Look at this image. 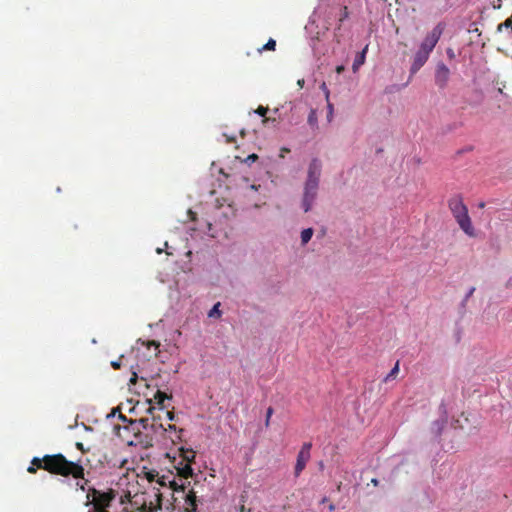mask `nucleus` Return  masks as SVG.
Wrapping results in <instances>:
<instances>
[{"mask_svg":"<svg viewBox=\"0 0 512 512\" xmlns=\"http://www.w3.org/2000/svg\"><path fill=\"white\" fill-rule=\"evenodd\" d=\"M110 507H95L88 510V512H110L108 509Z\"/></svg>","mask_w":512,"mask_h":512,"instance_id":"nucleus-28","label":"nucleus"},{"mask_svg":"<svg viewBox=\"0 0 512 512\" xmlns=\"http://www.w3.org/2000/svg\"><path fill=\"white\" fill-rule=\"evenodd\" d=\"M447 56L449 57V59H453L455 57V53L452 48L447 49Z\"/></svg>","mask_w":512,"mask_h":512,"instance_id":"nucleus-36","label":"nucleus"},{"mask_svg":"<svg viewBox=\"0 0 512 512\" xmlns=\"http://www.w3.org/2000/svg\"><path fill=\"white\" fill-rule=\"evenodd\" d=\"M38 469L65 478H83V465L80 461H70L61 453L47 454L42 458L34 457L27 468V472L35 474Z\"/></svg>","mask_w":512,"mask_h":512,"instance_id":"nucleus-1","label":"nucleus"},{"mask_svg":"<svg viewBox=\"0 0 512 512\" xmlns=\"http://www.w3.org/2000/svg\"><path fill=\"white\" fill-rule=\"evenodd\" d=\"M162 509V494L157 489L154 492V501L151 500L149 504L144 502L139 512H157Z\"/></svg>","mask_w":512,"mask_h":512,"instance_id":"nucleus-11","label":"nucleus"},{"mask_svg":"<svg viewBox=\"0 0 512 512\" xmlns=\"http://www.w3.org/2000/svg\"><path fill=\"white\" fill-rule=\"evenodd\" d=\"M127 463V460L126 459H117L113 466H118L119 468H123Z\"/></svg>","mask_w":512,"mask_h":512,"instance_id":"nucleus-30","label":"nucleus"},{"mask_svg":"<svg viewBox=\"0 0 512 512\" xmlns=\"http://www.w3.org/2000/svg\"><path fill=\"white\" fill-rule=\"evenodd\" d=\"M76 447H77V449H78V450H80L81 452H85V449H84V445H83V443H81V442H77V443H76Z\"/></svg>","mask_w":512,"mask_h":512,"instance_id":"nucleus-38","label":"nucleus"},{"mask_svg":"<svg viewBox=\"0 0 512 512\" xmlns=\"http://www.w3.org/2000/svg\"><path fill=\"white\" fill-rule=\"evenodd\" d=\"M349 16V12H348V8L346 6H344L342 9H341V14H340V17H339V22H343L344 20H346Z\"/></svg>","mask_w":512,"mask_h":512,"instance_id":"nucleus-25","label":"nucleus"},{"mask_svg":"<svg viewBox=\"0 0 512 512\" xmlns=\"http://www.w3.org/2000/svg\"><path fill=\"white\" fill-rule=\"evenodd\" d=\"M322 502L327 503V498H323Z\"/></svg>","mask_w":512,"mask_h":512,"instance_id":"nucleus-46","label":"nucleus"},{"mask_svg":"<svg viewBox=\"0 0 512 512\" xmlns=\"http://www.w3.org/2000/svg\"><path fill=\"white\" fill-rule=\"evenodd\" d=\"M166 399H171V395H168L165 392L157 390L154 394V400L158 405V411L164 415L168 421H172L175 418V415L172 411L165 410L164 401Z\"/></svg>","mask_w":512,"mask_h":512,"instance_id":"nucleus-10","label":"nucleus"},{"mask_svg":"<svg viewBox=\"0 0 512 512\" xmlns=\"http://www.w3.org/2000/svg\"><path fill=\"white\" fill-rule=\"evenodd\" d=\"M136 380H137V374L134 372V373L132 374V377H131V379H130V382H131V383H133V384H135V383H136Z\"/></svg>","mask_w":512,"mask_h":512,"instance_id":"nucleus-40","label":"nucleus"},{"mask_svg":"<svg viewBox=\"0 0 512 512\" xmlns=\"http://www.w3.org/2000/svg\"><path fill=\"white\" fill-rule=\"evenodd\" d=\"M76 480H78L76 482V486L81 490V491H86V494H88V489H91L90 486H88L89 484V480L85 478V468L83 467V478H75Z\"/></svg>","mask_w":512,"mask_h":512,"instance_id":"nucleus-17","label":"nucleus"},{"mask_svg":"<svg viewBox=\"0 0 512 512\" xmlns=\"http://www.w3.org/2000/svg\"><path fill=\"white\" fill-rule=\"evenodd\" d=\"M430 53L422 50L421 48L415 53L410 71L412 74L416 73L428 61Z\"/></svg>","mask_w":512,"mask_h":512,"instance_id":"nucleus-12","label":"nucleus"},{"mask_svg":"<svg viewBox=\"0 0 512 512\" xmlns=\"http://www.w3.org/2000/svg\"><path fill=\"white\" fill-rule=\"evenodd\" d=\"M274 410L272 407H268L267 411H266V419H265V426L266 427H269L270 425V418L273 414Z\"/></svg>","mask_w":512,"mask_h":512,"instance_id":"nucleus-26","label":"nucleus"},{"mask_svg":"<svg viewBox=\"0 0 512 512\" xmlns=\"http://www.w3.org/2000/svg\"><path fill=\"white\" fill-rule=\"evenodd\" d=\"M147 412L151 415V418L145 417L140 418L135 422H131V425L141 426L144 430H151L153 433L162 434L167 430L164 423L162 422V413L158 411V407L150 406ZM168 429H175V426L172 424H168Z\"/></svg>","mask_w":512,"mask_h":512,"instance_id":"nucleus-4","label":"nucleus"},{"mask_svg":"<svg viewBox=\"0 0 512 512\" xmlns=\"http://www.w3.org/2000/svg\"><path fill=\"white\" fill-rule=\"evenodd\" d=\"M327 107H328V115H327V118H328V121H331V118H332V115H333V105L327 101Z\"/></svg>","mask_w":512,"mask_h":512,"instance_id":"nucleus-31","label":"nucleus"},{"mask_svg":"<svg viewBox=\"0 0 512 512\" xmlns=\"http://www.w3.org/2000/svg\"><path fill=\"white\" fill-rule=\"evenodd\" d=\"M367 50L368 45H366L362 52L358 53L357 56L355 57L352 65V69L354 72H356L359 69V67L364 64Z\"/></svg>","mask_w":512,"mask_h":512,"instance_id":"nucleus-16","label":"nucleus"},{"mask_svg":"<svg viewBox=\"0 0 512 512\" xmlns=\"http://www.w3.org/2000/svg\"><path fill=\"white\" fill-rule=\"evenodd\" d=\"M220 302L216 303L212 309L209 310L208 312V317L209 318H219L221 317V311L219 310V307H220Z\"/></svg>","mask_w":512,"mask_h":512,"instance_id":"nucleus-19","label":"nucleus"},{"mask_svg":"<svg viewBox=\"0 0 512 512\" xmlns=\"http://www.w3.org/2000/svg\"><path fill=\"white\" fill-rule=\"evenodd\" d=\"M307 121L310 126H312V127L317 126L318 118H317V113H316L315 109L310 110Z\"/></svg>","mask_w":512,"mask_h":512,"instance_id":"nucleus-20","label":"nucleus"},{"mask_svg":"<svg viewBox=\"0 0 512 512\" xmlns=\"http://www.w3.org/2000/svg\"><path fill=\"white\" fill-rule=\"evenodd\" d=\"M175 469L177 470V475L181 478L188 479L193 475V469L190 464L183 463V461H181L178 466H175Z\"/></svg>","mask_w":512,"mask_h":512,"instance_id":"nucleus-14","label":"nucleus"},{"mask_svg":"<svg viewBox=\"0 0 512 512\" xmlns=\"http://www.w3.org/2000/svg\"><path fill=\"white\" fill-rule=\"evenodd\" d=\"M160 486H166L167 485V477L165 476H161L157 478V481H156Z\"/></svg>","mask_w":512,"mask_h":512,"instance_id":"nucleus-32","label":"nucleus"},{"mask_svg":"<svg viewBox=\"0 0 512 512\" xmlns=\"http://www.w3.org/2000/svg\"><path fill=\"white\" fill-rule=\"evenodd\" d=\"M258 159V156L256 154H251L249 155L247 158H246V162L247 163H251V162H254L255 160Z\"/></svg>","mask_w":512,"mask_h":512,"instance_id":"nucleus-34","label":"nucleus"},{"mask_svg":"<svg viewBox=\"0 0 512 512\" xmlns=\"http://www.w3.org/2000/svg\"><path fill=\"white\" fill-rule=\"evenodd\" d=\"M313 236V229L307 228L301 232V242L303 245L307 244Z\"/></svg>","mask_w":512,"mask_h":512,"instance_id":"nucleus-18","label":"nucleus"},{"mask_svg":"<svg viewBox=\"0 0 512 512\" xmlns=\"http://www.w3.org/2000/svg\"><path fill=\"white\" fill-rule=\"evenodd\" d=\"M116 497L117 491L112 488L99 490L95 487H91V489H88V494H86L85 506H91V508L110 507Z\"/></svg>","mask_w":512,"mask_h":512,"instance_id":"nucleus-5","label":"nucleus"},{"mask_svg":"<svg viewBox=\"0 0 512 512\" xmlns=\"http://www.w3.org/2000/svg\"><path fill=\"white\" fill-rule=\"evenodd\" d=\"M289 152H290V149H288V148H286V147H283V148L281 149L280 157H281V158H284V157H285V154H286V153H289Z\"/></svg>","mask_w":512,"mask_h":512,"instance_id":"nucleus-37","label":"nucleus"},{"mask_svg":"<svg viewBox=\"0 0 512 512\" xmlns=\"http://www.w3.org/2000/svg\"><path fill=\"white\" fill-rule=\"evenodd\" d=\"M120 418H121V420H124V421L126 420V417L123 415H120Z\"/></svg>","mask_w":512,"mask_h":512,"instance_id":"nucleus-45","label":"nucleus"},{"mask_svg":"<svg viewBox=\"0 0 512 512\" xmlns=\"http://www.w3.org/2000/svg\"><path fill=\"white\" fill-rule=\"evenodd\" d=\"M399 373V362L397 361L392 370L388 373V375L384 378V382H388L390 379L396 378Z\"/></svg>","mask_w":512,"mask_h":512,"instance_id":"nucleus-21","label":"nucleus"},{"mask_svg":"<svg viewBox=\"0 0 512 512\" xmlns=\"http://www.w3.org/2000/svg\"><path fill=\"white\" fill-rule=\"evenodd\" d=\"M146 478L149 482L157 481V478L159 476V473L156 470H150L145 473Z\"/></svg>","mask_w":512,"mask_h":512,"instance_id":"nucleus-24","label":"nucleus"},{"mask_svg":"<svg viewBox=\"0 0 512 512\" xmlns=\"http://www.w3.org/2000/svg\"><path fill=\"white\" fill-rule=\"evenodd\" d=\"M275 48H276V41L271 38V39L268 40V42L261 49H259V52H262L263 50L274 51Z\"/></svg>","mask_w":512,"mask_h":512,"instance_id":"nucleus-23","label":"nucleus"},{"mask_svg":"<svg viewBox=\"0 0 512 512\" xmlns=\"http://www.w3.org/2000/svg\"><path fill=\"white\" fill-rule=\"evenodd\" d=\"M449 78L450 69L443 62H439L435 70L436 85L441 89L445 88L448 84Z\"/></svg>","mask_w":512,"mask_h":512,"instance_id":"nucleus-9","label":"nucleus"},{"mask_svg":"<svg viewBox=\"0 0 512 512\" xmlns=\"http://www.w3.org/2000/svg\"><path fill=\"white\" fill-rule=\"evenodd\" d=\"M227 141L228 142L234 141V138H231V139L229 138Z\"/></svg>","mask_w":512,"mask_h":512,"instance_id":"nucleus-48","label":"nucleus"},{"mask_svg":"<svg viewBox=\"0 0 512 512\" xmlns=\"http://www.w3.org/2000/svg\"><path fill=\"white\" fill-rule=\"evenodd\" d=\"M267 112H268V108L263 107V106H259L256 110V113L263 117L267 114Z\"/></svg>","mask_w":512,"mask_h":512,"instance_id":"nucleus-29","label":"nucleus"},{"mask_svg":"<svg viewBox=\"0 0 512 512\" xmlns=\"http://www.w3.org/2000/svg\"><path fill=\"white\" fill-rule=\"evenodd\" d=\"M344 69H345V68H344V66L339 65V66H337V67H336V72H337L338 74H340V73H342V72L344 71Z\"/></svg>","mask_w":512,"mask_h":512,"instance_id":"nucleus-39","label":"nucleus"},{"mask_svg":"<svg viewBox=\"0 0 512 512\" xmlns=\"http://www.w3.org/2000/svg\"><path fill=\"white\" fill-rule=\"evenodd\" d=\"M122 358H123V356H121L118 360H115V361H112V362H111V366H112L115 370H117V369H119V368L121 367V365H122Z\"/></svg>","mask_w":512,"mask_h":512,"instance_id":"nucleus-27","label":"nucleus"},{"mask_svg":"<svg viewBox=\"0 0 512 512\" xmlns=\"http://www.w3.org/2000/svg\"><path fill=\"white\" fill-rule=\"evenodd\" d=\"M184 512H197V498L193 490H190L185 497Z\"/></svg>","mask_w":512,"mask_h":512,"instance_id":"nucleus-13","label":"nucleus"},{"mask_svg":"<svg viewBox=\"0 0 512 512\" xmlns=\"http://www.w3.org/2000/svg\"><path fill=\"white\" fill-rule=\"evenodd\" d=\"M329 510L330 511H334L335 510V505L334 504H330L329 505Z\"/></svg>","mask_w":512,"mask_h":512,"instance_id":"nucleus-42","label":"nucleus"},{"mask_svg":"<svg viewBox=\"0 0 512 512\" xmlns=\"http://www.w3.org/2000/svg\"><path fill=\"white\" fill-rule=\"evenodd\" d=\"M322 502L327 503V498H323Z\"/></svg>","mask_w":512,"mask_h":512,"instance_id":"nucleus-47","label":"nucleus"},{"mask_svg":"<svg viewBox=\"0 0 512 512\" xmlns=\"http://www.w3.org/2000/svg\"><path fill=\"white\" fill-rule=\"evenodd\" d=\"M312 444L310 442H306L302 445L296 460L294 474L298 477L301 472L305 469L307 462L310 460Z\"/></svg>","mask_w":512,"mask_h":512,"instance_id":"nucleus-8","label":"nucleus"},{"mask_svg":"<svg viewBox=\"0 0 512 512\" xmlns=\"http://www.w3.org/2000/svg\"><path fill=\"white\" fill-rule=\"evenodd\" d=\"M179 452L183 463L191 464L194 461L196 453L192 449L180 448Z\"/></svg>","mask_w":512,"mask_h":512,"instance_id":"nucleus-15","label":"nucleus"},{"mask_svg":"<svg viewBox=\"0 0 512 512\" xmlns=\"http://www.w3.org/2000/svg\"><path fill=\"white\" fill-rule=\"evenodd\" d=\"M475 290H476V289H475V287H471V288L469 289V291L467 292V294H466V296H465V299H464V300H465V301H466V300H468V299L473 295V293L475 292Z\"/></svg>","mask_w":512,"mask_h":512,"instance_id":"nucleus-35","label":"nucleus"},{"mask_svg":"<svg viewBox=\"0 0 512 512\" xmlns=\"http://www.w3.org/2000/svg\"><path fill=\"white\" fill-rule=\"evenodd\" d=\"M372 483H373L374 485H377V484H378V480H377V479H372Z\"/></svg>","mask_w":512,"mask_h":512,"instance_id":"nucleus-44","label":"nucleus"},{"mask_svg":"<svg viewBox=\"0 0 512 512\" xmlns=\"http://www.w3.org/2000/svg\"><path fill=\"white\" fill-rule=\"evenodd\" d=\"M319 469L320 470L324 469V463L322 461L319 462Z\"/></svg>","mask_w":512,"mask_h":512,"instance_id":"nucleus-41","label":"nucleus"},{"mask_svg":"<svg viewBox=\"0 0 512 512\" xmlns=\"http://www.w3.org/2000/svg\"><path fill=\"white\" fill-rule=\"evenodd\" d=\"M322 164L319 159L314 158L309 164L307 178L304 183L301 207L305 213L312 209L317 198Z\"/></svg>","mask_w":512,"mask_h":512,"instance_id":"nucleus-2","label":"nucleus"},{"mask_svg":"<svg viewBox=\"0 0 512 512\" xmlns=\"http://www.w3.org/2000/svg\"><path fill=\"white\" fill-rule=\"evenodd\" d=\"M169 483V487L174 491V492H179V491H182L184 492L185 491V484H178L175 480H172V481H168Z\"/></svg>","mask_w":512,"mask_h":512,"instance_id":"nucleus-22","label":"nucleus"},{"mask_svg":"<svg viewBox=\"0 0 512 512\" xmlns=\"http://www.w3.org/2000/svg\"><path fill=\"white\" fill-rule=\"evenodd\" d=\"M445 27L446 25L444 22H439L430 32L427 33L419 48L431 54L441 38Z\"/></svg>","mask_w":512,"mask_h":512,"instance_id":"nucleus-6","label":"nucleus"},{"mask_svg":"<svg viewBox=\"0 0 512 512\" xmlns=\"http://www.w3.org/2000/svg\"><path fill=\"white\" fill-rule=\"evenodd\" d=\"M448 207L463 232L470 237H474L475 229L468 214V208L464 204L463 197L461 195L451 197L448 200Z\"/></svg>","mask_w":512,"mask_h":512,"instance_id":"nucleus-3","label":"nucleus"},{"mask_svg":"<svg viewBox=\"0 0 512 512\" xmlns=\"http://www.w3.org/2000/svg\"><path fill=\"white\" fill-rule=\"evenodd\" d=\"M297 83H298V85H299L300 87H302V86H303V84H304V80H303V79H302V80H298V82H297Z\"/></svg>","mask_w":512,"mask_h":512,"instance_id":"nucleus-43","label":"nucleus"},{"mask_svg":"<svg viewBox=\"0 0 512 512\" xmlns=\"http://www.w3.org/2000/svg\"><path fill=\"white\" fill-rule=\"evenodd\" d=\"M134 432V439L129 441V445L141 446L142 448H150L154 444L153 431L144 430L141 431L138 425H131Z\"/></svg>","mask_w":512,"mask_h":512,"instance_id":"nucleus-7","label":"nucleus"},{"mask_svg":"<svg viewBox=\"0 0 512 512\" xmlns=\"http://www.w3.org/2000/svg\"><path fill=\"white\" fill-rule=\"evenodd\" d=\"M321 89L325 93L326 100L329 101L330 92H329V90H328V88H327L325 83H322Z\"/></svg>","mask_w":512,"mask_h":512,"instance_id":"nucleus-33","label":"nucleus"}]
</instances>
